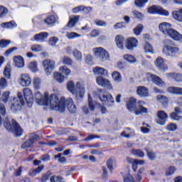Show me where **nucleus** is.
Masks as SVG:
<instances>
[{"mask_svg":"<svg viewBox=\"0 0 182 182\" xmlns=\"http://www.w3.org/2000/svg\"><path fill=\"white\" fill-rule=\"evenodd\" d=\"M35 99L39 106H46L48 109L60 112V113L65 110V100L59 98L56 95L49 96L48 92H45L43 96L41 92H37L35 94Z\"/></svg>","mask_w":182,"mask_h":182,"instance_id":"nucleus-1","label":"nucleus"},{"mask_svg":"<svg viewBox=\"0 0 182 182\" xmlns=\"http://www.w3.org/2000/svg\"><path fill=\"white\" fill-rule=\"evenodd\" d=\"M23 96L21 92H18L17 98H14L13 102L11 106V109L17 112V110H21V107L25 105V102L28 107H32L33 105V94H32V90L29 88H24Z\"/></svg>","mask_w":182,"mask_h":182,"instance_id":"nucleus-2","label":"nucleus"},{"mask_svg":"<svg viewBox=\"0 0 182 182\" xmlns=\"http://www.w3.org/2000/svg\"><path fill=\"white\" fill-rule=\"evenodd\" d=\"M159 30L166 36H169L173 41L182 42V35L178 31L171 28V24L169 23H161L159 24Z\"/></svg>","mask_w":182,"mask_h":182,"instance_id":"nucleus-3","label":"nucleus"},{"mask_svg":"<svg viewBox=\"0 0 182 182\" xmlns=\"http://www.w3.org/2000/svg\"><path fill=\"white\" fill-rule=\"evenodd\" d=\"M67 89L72 93V95H75L77 99H83V97H85L86 90L84 82H77L75 87V82H73V81H69L67 83Z\"/></svg>","mask_w":182,"mask_h":182,"instance_id":"nucleus-4","label":"nucleus"},{"mask_svg":"<svg viewBox=\"0 0 182 182\" xmlns=\"http://www.w3.org/2000/svg\"><path fill=\"white\" fill-rule=\"evenodd\" d=\"M4 126L9 133H14V134L18 137L22 136V133H23L22 128L19 124L16 123L15 119H12L11 124L8 117H6V119L4 121Z\"/></svg>","mask_w":182,"mask_h":182,"instance_id":"nucleus-5","label":"nucleus"},{"mask_svg":"<svg viewBox=\"0 0 182 182\" xmlns=\"http://www.w3.org/2000/svg\"><path fill=\"white\" fill-rule=\"evenodd\" d=\"M164 43L162 53L165 56H170L171 58H178L180 56V48L178 47L168 46L169 43H171V40H165Z\"/></svg>","mask_w":182,"mask_h":182,"instance_id":"nucleus-6","label":"nucleus"},{"mask_svg":"<svg viewBox=\"0 0 182 182\" xmlns=\"http://www.w3.org/2000/svg\"><path fill=\"white\" fill-rule=\"evenodd\" d=\"M98 97L102 102V105H106L108 107L113 106L114 105V100H113V96L112 95L106 92L104 90H98Z\"/></svg>","mask_w":182,"mask_h":182,"instance_id":"nucleus-7","label":"nucleus"},{"mask_svg":"<svg viewBox=\"0 0 182 182\" xmlns=\"http://www.w3.org/2000/svg\"><path fill=\"white\" fill-rule=\"evenodd\" d=\"M92 52L100 62H105V60H109V59H110L109 52L102 47L93 48Z\"/></svg>","mask_w":182,"mask_h":182,"instance_id":"nucleus-8","label":"nucleus"},{"mask_svg":"<svg viewBox=\"0 0 182 182\" xmlns=\"http://www.w3.org/2000/svg\"><path fill=\"white\" fill-rule=\"evenodd\" d=\"M43 66L44 68L46 75H47V76H49L50 75H52V72H53V69H55V66H56V64L55 63V60L47 59L43 61Z\"/></svg>","mask_w":182,"mask_h":182,"instance_id":"nucleus-9","label":"nucleus"},{"mask_svg":"<svg viewBox=\"0 0 182 182\" xmlns=\"http://www.w3.org/2000/svg\"><path fill=\"white\" fill-rule=\"evenodd\" d=\"M37 140H39V135L31 134L28 136V139L22 144L21 149H29V147H32Z\"/></svg>","mask_w":182,"mask_h":182,"instance_id":"nucleus-10","label":"nucleus"},{"mask_svg":"<svg viewBox=\"0 0 182 182\" xmlns=\"http://www.w3.org/2000/svg\"><path fill=\"white\" fill-rule=\"evenodd\" d=\"M59 99L64 100V111L61 113H63L65 112V109L66 107L70 113H76L77 112V108H76V105H75V102H73V100L72 98H68L65 100V97H59Z\"/></svg>","mask_w":182,"mask_h":182,"instance_id":"nucleus-11","label":"nucleus"},{"mask_svg":"<svg viewBox=\"0 0 182 182\" xmlns=\"http://www.w3.org/2000/svg\"><path fill=\"white\" fill-rule=\"evenodd\" d=\"M148 13L151 14H157L158 15L168 16V11L160 6H152L148 8Z\"/></svg>","mask_w":182,"mask_h":182,"instance_id":"nucleus-12","label":"nucleus"},{"mask_svg":"<svg viewBox=\"0 0 182 182\" xmlns=\"http://www.w3.org/2000/svg\"><path fill=\"white\" fill-rule=\"evenodd\" d=\"M31 82L32 79L31 78V75L28 74H21L18 78V83L21 86H23V87L31 86Z\"/></svg>","mask_w":182,"mask_h":182,"instance_id":"nucleus-13","label":"nucleus"},{"mask_svg":"<svg viewBox=\"0 0 182 182\" xmlns=\"http://www.w3.org/2000/svg\"><path fill=\"white\" fill-rule=\"evenodd\" d=\"M156 116L159 119H156V123L160 124V126H164L166 124V122H167V119H168L167 113L163 110H159L156 112Z\"/></svg>","mask_w":182,"mask_h":182,"instance_id":"nucleus-14","label":"nucleus"},{"mask_svg":"<svg viewBox=\"0 0 182 182\" xmlns=\"http://www.w3.org/2000/svg\"><path fill=\"white\" fill-rule=\"evenodd\" d=\"M96 82L99 86H102V87H108V89H113L110 81L108 79L103 77V76L97 77Z\"/></svg>","mask_w":182,"mask_h":182,"instance_id":"nucleus-15","label":"nucleus"},{"mask_svg":"<svg viewBox=\"0 0 182 182\" xmlns=\"http://www.w3.org/2000/svg\"><path fill=\"white\" fill-rule=\"evenodd\" d=\"M155 65L159 70H163L164 72L168 69V67L164 63V58L162 57H158L155 60Z\"/></svg>","mask_w":182,"mask_h":182,"instance_id":"nucleus-16","label":"nucleus"},{"mask_svg":"<svg viewBox=\"0 0 182 182\" xmlns=\"http://www.w3.org/2000/svg\"><path fill=\"white\" fill-rule=\"evenodd\" d=\"M143 105H144V102L143 101H139L138 102V106L134 110V113L136 116H139L140 114H143V113H148L149 109L147 108L143 107Z\"/></svg>","mask_w":182,"mask_h":182,"instance_id":"nucleus-17","label":"nucleus"},{"mask_svg":"<svg viewBox=\"0 0 182 182\" xmlns=\"http://www.w3.org/2000/svg\"><path fill=\"white\" fill-rule=\"evenodd\" d=\"M149 77L159 87H163V86H166V82L161 80L159 76L153 74H149Z\"/></svg>","mask_w":182,"mask_h":182,"instance_id":"nucleus-18","label":"nucleus"},{"mask_svg":"<svg viewBox=\"0 0 182 182\" xmlns=\"http://www.w3.org/2000/svg\"><path fill=\"white\" fill-rule=\"evenodd\" d=\"M137 43H139V41H137L136 38H129L127 40L126 48L128 49V50H132V49H134V48H137Z\"/></svg>","mask_w":182,"mask_h":182,"instance_id":"nucleus-19","label":"nucleus"},{"mask_svg":"<svg viewBox=\"0 0 182 182\" xmlns=\"http://www.w3.org/2000/svg\"><path fill=\"white\" fill-rule=\"evenodd\" d=\"M137 107V100L131 97L127 103V108L129 112H134Z\"/></svg>","mask_w":182,"mask_h":182,"instance_id":"nucleus-20","label":"nucleus"},{"mask_svg":"<svg viewBox=\"0 0 182 182\" xmlns=\"http://www.w3.org/2000/svg\"><path fill=\"white\" fill-rule=\"evenodd\" d=\"M136 93L141 97H149V88L144 86H139L136 89Z\"/></svg>","mask_w":182,"mask_h":182,"instance_id":"nucleus-21","label":"nucleus"},{"mask_svg":"<svg viewBox=\"0 0 182 182\" xmlns=\"http://www.w3.org/2000/svg\"><path fill=\"white\" fill-rule=\"evenodd\" d=\"M92 72L95 75L98 76H107L108 73L107 70L102 68V67H95L92 69Z\"/></svg>","mask_w":182,"mask_h":182,"instance_id":"nucleus-22","label":"nucleus"},{"mask_svg":"<svg viewBox=\"0 0 182 182\" xmlns=\"http://www.w3.org/2000/svg\"><path fill=\"white\" fill-rule=\"evenodd\" d=\"M14 62L16 68H21L25 66V62L23 61V58L21 55L15 56L14 58Z\"/></svg>","mask_w":182,"mask_h":182,"instance_id":"nucleus-23","label":"nucleus"},{"mask_svg":"<svg viewBox=\"0 0 182 182\" xmlns=\"http://www.w3.org/2000/svg\"><path fill=\"white\" fill-rule=\"evenodd\" d=\"M167 92L171 95H178L182 96V87H169Z\"/></svg>","mask_w":182,"mask_h":182,"instance_id":"nucleus-24","label":"nucleus"},{"mask_svg":"<svg viewBox=\"0 0 182 182\" xmlns=\"http://www.w3.org/2000/svg\"><path fill=\"white\" fill-rule=\"evenodd\" d=\"M115 42L119 49H124V37L122 35L116 36Z\"/></svg>","mask_w":182,"mask_h":182,"instance_id":"nucleus-25","label":"nucleus"},{"mask_svg":"<svg viewBox=\"0 0 182 182\" xmlns=\"http://www.w3.org/2000/svg\"><path fill=\"white\" fill-rule=\"evenodd\" d=\"M166 75L168 77H171V79H173L175 82H182V75L181 74H176L174 73H167Z\"/></svg>","mask_w":182,"mask_h":182,"instance_id":"nucleus-26","label":"nucleus"},{"mask_svg":"<svg viewBox=\"0 0 182 182\" xmlns=\"http://www.w3.org/2000/svg\"><path fill=\"white\" fill-rule=\"evenodd\" d=\"M121 136L122 137H125L126 139H130L132 136H134V130L131 129L130 128H127L126 131L121 133Z\"/></svg>","mask_w":182,"mask_h":182,"instance_id":"nucleus-27","label":"nucleus"},{"mask_svg":"<svg viewBox=\"0 0 182 182\" xmlns=\"http://www.w3.org/2000/svg\"><path fill=\"white\" fill-rule=\"evenodd\" d=\"M49 36V33L47 32L40 33L39 34H36L34 36V40L39 42V41H43V39H46Z\"/></svg>","mask_w":182,"mask_h":182,"instance_id":"nucleus-28","label":"nucleus"},{"mask_svg":"<svg viewBox=\"0 0 182 182\" xmlns=\"http://www.w3.org/2000/svg\"><path fill=\"white\" fill-rule=\"evenodd\" d=\"M172 15L176 21H178V22H182V9H179L178 11H173L172 13Z\"/></svg>","mask_w":182,"mask_h":182,"instance_id":"nucleus-29","label":"nucleus"},{"mask_svg":"<svg viewBox=\"0 0 182 182\" xmlns=\"http://www.w3.org/2000/svg\"><path fill=\"white\" fill-rule=\"evenodd\" d=\"M1 26V28H6L7 29H13V28H16L17 25L15 21H11L10 22L2 23Z\"/></svg>","mask_w":182,"mask_h":182,"instance_id":"nucleus-30","label":"nucleus"},{"mask_svg":"<svg viewBox=\"0 0 182 182\" xmlns=\"http://www.w3.org/2000/svg\"><path fill=\"white\" fill-rule=\"evenodd\" d=\"M33 85L34 89H36V90H38V89H41L42 86V80H41V78L39 77H35L33 80Z\"/></svg>","mask_w":182,"mask_h":182,"instance_id":"nucleus-31","label":"nucleus"},{"mask_svg":"<svg viewBox=\"0 0 182 182\" xmlns=\"http://www.w3.org/2000/svg\"><path fill=\"white\" fill-rule=\"evenodd\" d=\"M79 16H74L72 18H70L68 23V28H73V26H75V25L79 22Z\"/></svg>","mask_w":182,"mask_h":182,"instance_id":"nucleus-32","label":"nucleus"},{"mask_svg":"<svg viewBox=\"0 0 182 182\" xmlns=\"http://www.w3.org/2000/svg\"><path fill=\"white\" fill-rule=\"evenodd\" d=\"M9 95H11V92L9 91L3 92L0 101L3 102V103H8V100H9Z\"/></svg>","mask_w":182,"mask_h":182,"instance_id":"nucleus-33","label":"nucleus"},{"mask_svg":"<svg viewBox=\"0 0 182 182\" xmlns=\"http://www.w3.org/2000/svg\"><path fill=\"white\" fill-rule=\"evenodd\" d=\"M54 79L58 82V83H63L65 82V75L59 73H54Z\"/></svg>","mask_w":182,"mask_h":182,"instance_id":"nucleus-34","label":"nucleus"},{"mask_svg":"<svg viewBox=\"0 0 182 182\" xmlns=\"http://www.w3.org/2000/svg\"><path fill=\"white\" fill-rule=\"evenodd\" d=\"M156 100H158V102H160V103H162L163 106L164 107L168 102V98H167V97H166L165 95H158L156 97Z\"/></svg>","mask_w":182,"mask_h":182,"instance_id":"nucleus-35","label":"nucleus"},{"mask_svg":"<svg viewBox=\"0 0 182 182\" xmlns=\"http://www.w3.org/2000/svg\"><path fill=\"white\" fill-rule=\"evenodd\" d=\"M112 77L114 82H117V83H120V82H122V75L117 71L112 73Z\"/></svg>","mask_w":182,"mask_h":182,"instance_id":"nucleus-36","label":"nucleus"},{"mask_svg":"<svg viewBox=\"0 0 182 182\" xmlns=\"http://www.w3.org/2000/svg\"><path fill=\"white\" fill-rule=\"evenodd\" d=\"M131 153L132 154H134V156H136L140 159H143L144 156V151H143L141 149H132L131 150Z\"/></svg>","mask_w":182,"mask_h":182,"instance_id":"nucleus-37","label":"nucleus"},{"mask_svg":"<svg viewBox=\"0 0 182 182\" xmlns=\"http://www.w3.org/2000/svg\"><path fill=\"white\" fill-rule=\"evenodd\" d=\"M144 49L146 53H154V49L153 48V46H151L149 43H145Z\"/></svg>","mask_w":182,"mask_h":182,"instance_id":"nucleus-38","label":"nucleus"},{"mask_svg":"<svg viewBox=\"0 0 182 182\" xmlns=\"http://www.w3.org/2000/svg\"><path fill=\"white\" fill-rule=\"evenodd\" d=\"M73 55L74 58L77 60L81 62L82 58V53L79 51L77 49H75L73 52Z\"/></svg>","mask_w":182,"mask_h":182,"instance_id":"nucleus-39","label":"nucleus"},{"mask_svg":"<svg viewBox=\"0 0 182 182\" xmlns=\"http://www.w3.org/2000/svg\"><path fill=\"white\" fill-rule=\"evenodd\" d=\"M60 72L65 75V76H69L70 75V69L68 68L66 65H63L59 68Z\"/></svg>","mask_w":182,"mask_h":182,"instance_id":"nucleus-40","label":"nucleus"},{"mask_svg":"<svg viewBox=\"0 0 182 182\" xmlns=\"http://www.w3.org/2000/svg\"><path fill=\"white\" fill-rule=\"evenodd\" d=\"M149 2V0H135L134 4L137 8H143Z\"/></svg>","mask_w":182,"mask_h":182,"instance_id":"nucleus-41","label":"nucleus"},{"mask_svg":"<svg viewBox=\"0 0 182 182\" xmlns=\"http://www.w3.org/2000/svg\"><path fill=\"white\" fill-rule=\"evenodd\" d=\"M124 59L127 60V62H129V63H135V62L136 61L134 56L129 54L124 55Z\"/></svg>","mask_w":182,"mask_h":182,"instance_id":"nucleus-42","label":"nucleus"},{"mask_svg":"<svg viewBox=\"0 0 182 182\" xmlns=\"http://www.w3.org/2000/svg\"><path fill=\"white\" fill-rule=\"evenodd\" d=\"M82 36L80 34H78L75 32H68L66 33V37L68 39H75V38H80Z\"/></svg>","mask_w":182,"mask_h":182,"instance_id":"nucleus-43","label":"nucleus"},{"mask_svg":"<svg viewBox=\"0 0 182 182\" xmlns=\"http://www.w3.org/2000/svg\"><path fill=\"white\" fill-rule=\"evenodd\" d=\"M45 22L48 25H53V23H56V17L55 16H50L45 20Z\"/></svg>","mask_w":182,"mask_h":182,"instance_id":"nucleus-44","label":"nucleus"},{"mask_svg":"<svg viewBox=\"0 0 182 182\" xmlns=\"http://www.w3.org/2000/svg\"><path fill=\"white\" fill-rule=\"evenodd\" d=\"M31 50L33 52H42V50H43V47L41 45L34 44L31 46Z\"/></svg>","mask_w":182,"mask_h":182,"instance_id":"nucleus-45","label":"nucleus"},{"mask_svg":"<svg viewBox=\"0 0 182 182\" xmlns=\"http://www.w3.org/2000/svg\"><path fill=\"white\" fill-rule=\"evenodd\" d=\"M166 129L168 130V132H176V130L178 129V127L177 124L171 123L166 125Z\"/></svg>","mask_w":182,"mask_h":182,"instance_id":"nucleus-46","label":"nucleus"},{"mask_svg":"<svg viewBox=\"0 0 182 182\" xmlns=\"http://www.w3.org/2000/svg\"><path fill=\"white\" fill-rule=\"evenodd\" d=\"M146 154L148 156V159H149V160H151V161H153L154 160H156V152L151 150H147Z\"/></svg>","mask_w":182,"mask_h":182,"instance_id":"nucleus-47","label":"nucleus"},{"mask_svg":"<svg viewBox=\"0 0 182 182\" xmlns=\"http://www.w3.org/2000/svg\"><path fill=\"white\" fill-rule=\"evenodd\" d=\"M4 75L5 77H7V79H9L11 77V65H7L4 71Z\"/></svg>","mask_w":182,"mask_h":182,"instance_id":"nucleus-48","label":"nucleus"},{"mask_svg":"<svg viewBox=\"0 0 182 182\" xmlns=\"http://www.w3.org/2000/svg\"><path fill=\"white\" fill-rule=\"evenodd\" d=\"M62 62L63 65H72V63H73V60H72V58L68 56L63 57Z\"/></svg>","mask_w":182,"mask_h":182,"instance_id":"nucleus-49","label":"nucleus"},{"mask_svg":"<svg viewBox=\"0 0 182 182\" xmlns=\"http://www.w3.org/2000/svg\"><path fill=\"white\" fill-rule=\"evenodd\" d=\"M28 68L32 72H38V63L36 61L30 63Z\"/></svg>","mask_w":182,"mask_h":182,"instance_id":"nucleus-50","label":"nucleus"},{"mask_svg":"<svg viewBox=\"0 0 182 182\" xmlns=\"http://www.w3.org/2000/svg\"><path fill=\"white\" fill-rule=\"evenodd\" d=\"M8 14V9L4 6H0V18H4V16Z\"/></svg>","mask_w":182,"mask_h":182,"instance_id":"nucleus-51","label":"nucleus"},{"mask_svg":"<svg viewBox=\"0 0 182 182\" xmlns=\"http://www.w3.org/2000/svg\"><path fill=\"white\" fill-rule=\"evenodd\" d=\"M143 31V25L139 24L136 26V27L134 29V32L136 36H139L140 33H141V31Z\"/></svg>","mask_w":182,"mask_h":182,"instance_id":"nucleus-52","label":"nucleus"},{"mask_svg":"<svg viewBox=\"0 0 182 182\" xmlns=\"http://www.w3.org/2000/svg\"><path fill=\"white\" fill-rule=\"evenodd\" d=\"M170 117L172 120H176L177 122L182 119V117L179 116L178 114H176V112H172L170 114Z\"/></svg>","mask_w":182,"mask_h":182,"instance_id":"nucleus-53","label":"nucleus"},{"mask_svg":"<svg viewBox=\"0 0 182 182\" xmlns=\"http://www.w3.org/2000/svg\"><path fill=\"white\" fill-rule=\"evenodd\" d=\"M62 156H63V154H58L55 155L54 159H58L59 163H65L66 161V157Z\"/></svg>","mask_w":182,"mask_h":182,"instance_id":"nucleus-54","label":"nucleus"},{"mask_svg":"<svg viewBox=\"0 0 182 182\" xmlns=\"http://www.w3.org/2000/svg\"><path fill=\"white\" fill-rule=\"evenodd\" d=\"M176 171V168L174 166H170L166 169V176H173Z\"/></svg>","mask_w":182,"mask_h":182,"instance_id":"nucleus-55","label":"nucleus"},{"mask_svg":"<svg viewBox=\"0 0 182 182\" xmlns=\"http://www.w3.org/2000/svg\"><path fill=\"white\" fill-rule=\"evenodd\" d=\"M94 23H95L97 26H106V25H107V23H106V21L100 19L95 20L94 21Z\"/></svg>","mask_w":182,"mask_h":182,"instance_id":"nucleus-56","label":"nucleus"},{"mask_svg":"<svg viewBox=\"0 0 182 182\" xmlns=\"http://www.w3.org/2000/svg\"><path fill=\"white\" fill-rule=\"evenodd\" d=\"M8 86V81H6V79L1 77L0 79V87L2 89H5Z\"/></svg>","mask_w":182,"mask_h":182,"instance_id":"nucleus-57","label":"nucleus"},{"mask_svg":"<svg viewBox=\"0 0 182 182\" xmlns=\"http://www.w3.org/2000/svg\"><path fill=\"white\" fill-rule=\"evenodd\" d=\"M63 180V178H62L61 176H51L50 178V182H62V181Z\"/></svg>","mask_w":182,"mask_h":182,"instance_id":"nucleus-58","label":"nucleus"},{"mask_svg":"<svg viewBox=\"0 0 182 182\" xmlns=\"http://www.w3.org/2000/svg\"><path fill=\"white\" fill-rule=\"evenodd\" d=\"M11 43L9 40H1L0 41V48H6Z\"/></svg>","mask_w":182,"mask_h":182,"instance_id":"nucleus-59","label":"nucleus"},{"mask_svg":"<svg viewBox=\"0 0 182 182\" xmlns=\"http://www.w3.org/2000/svg\"><path fill=\"white\" fill-rule=\"evenodd\" d=\"M85 11V6H79L73 9V14H78V12H82Z\"/></svg>","mask_w":182,"mask_h":182,"instance_id":"nucleus-60","label":"nucleus"},{"mask_svg":"<svg viewBox=\"0 0 182 182\" xmlns=\"http://www.w3.org/2000/svg\"><path fill=\"white\" fill-rule=\"evenodd\" d=\"M0 113L1 116H6V107L2 103H0Z\"/></svg>","mask_w":182,"mask_h":182,"instance_id":"nucleus-61","label":"nucleus"},{"mask_svg":"<svg viewBox=\"0 0 182 182\" xmlns=\"http://www.w3.org/2000/svg\"><path fill=\"white\" fill-rule=\"evenodd\" d=\"M107 166L109 168V170L111 171V173H113V160L112 159H109L107 161Z\"/></svg>","mask_w":182,"mask_h":182,"instance_id":"nucleus-62","label":"nucleus"},{"mask_svg":"<svg viewBox=\"0 0 182 182\" xmlns=\"http://www.w3.org/2000/svg\"><path fill=\"white\" fill-rule=\"evenodd\" d=\"M85 62L87 65H93V58L92 55H87L85 57Z\"/></svg>","mask_w":182,"mask_h":182,"instance_id":"nucleus-63","label":"nucleus"},{"mask_svg":"<svg viewBox=\"0 0 182 182\" xmlns=\"http://www.w3.org/2000/svg\"><path fill=\"white\" fill-rule=\"evenodd\" d=\"M122 28H126L124 22L117 23L114 25V29H122Z\"/></svg>","mask_w":182,"mask_h":182,"instance_id":"nucleus-64","label":"nucleus"}]
</instances>
